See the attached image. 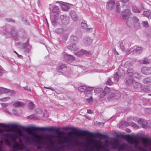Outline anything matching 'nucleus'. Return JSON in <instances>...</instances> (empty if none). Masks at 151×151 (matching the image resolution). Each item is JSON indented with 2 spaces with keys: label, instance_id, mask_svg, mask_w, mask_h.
Returning <instances> with one entry per match:
<instances>
[{
  "label": "nucleus",
  "instance_id": "21",
  "mask_svg": "<svg viewBox=\"0 0 151 151\" xmlns=\"http://www.w3.org/2000/svg\"><path fill=\"white\" fill-rule=\"evenodd\" d=\"M70 14L73 20L76 21L77 20V16L74 10L70 11Z\"/></svg>",
  "mask_w": 151,
  "mask_h": 151
},
{
  "label": "nucleus",
  "instance_id": "53",
  "mask_svg": "<svg viewBox=\"0 0 151 151\" xmlns=\"http://www.w3.org/2000/svg\"><path fill=\"white\" fill-rule=\"evenodd\" d=\"M121 124H123L126 126H128L129 125V124L126 121H123L121 122Z\"/></svg>",
  "mask_w": 151,
  "mask_h": 151
},
{
  "label": "nucleus",
  "instance_id": "13",
  "mask_svg": "<svg viewBox=\"0 0 151 151\" xmlns=\"http://www.w3.org/2000/svg\"><path fill=\"white\" fill-rule=\"evenodd\" d=\"M58 3L61 4L62 8L63 11H67L69 9L70 6L68 3L61 1H58Z\"/></svg>",
  "mask_w": 151,
  "mask_h": 151
},
{
  "label": "nucleus",
  "instance_id": "17",
  "mask_svg": "<svg viewBox=\"0 0 151 151\" xmlns=\"http://www.w3.org/2000/svg\"><path fill=\"white\" fill-rule=\"evenodd\" d=\"M137 120L138 123L141 124L143 128H146L147 127V122L145 120L141 119H138V120L137 119Z\"/></svg>",
  "mask_w": 151,
  "mask_h": 151
},
{
  "label": "nucleus",
  "instance_id": "42",
  "mask_svg": "<svg viewBox=\"0 0 151 151\" xmlns=\"http://www.w3.org/2000/svg\"><path fill=\"white\" fill-rule=\"evenodd\" d=\"M81 26L83 29H85L87 28V27L86 23L84 22H82L81 23Z\"/></svg>",
  "mask_w": 151,
  "mask_h": 151
},
{
  "label": "nucleus",
  "instance_id": "23",
  "mask_svg": "<svg viewBox=\"0 0 151 151\" xmlns=\"http://www.w3.org/2000/svg\"><path fill=\"white\" fill-rule=\"evenodd\" d=\"M10 33L15 39H16V38L18 35V32L15 30V28L13 27L11 28Z\"/></svg>",
  "mask_w": 151,
  "mask_h": 151
},
{
  "label": "nucleus",
  "instance_id": "8",
  "mask_svg": "<svg viewBox=\"0 0 151 151\" xmlns=\"http://www.w3.org/2000/svg\"><path fill=\"white\" fill-rule=\"evenodd\" d=\"M64 60L68 63L72 62L75 59V58L70 55L65 54L64 56Z\"/></svg>",
  "mask_w": 151,
  "mask_h": 151
},
{
  "label": "nucleus",
  "instance_id": "33",
  "mask_svg": "<svg viewBox=\"0 0 151 151\" xmlns=\"http://www.w3.org/2000/svg\"><path fill=\"white\" fill-rule=\"evenodd\" d=\"M87 87L85 86H81L78 88V90L81 92H84L86 90Z\"/></svg>",
  "mask_w": 151,
  "mask_h": 151
},
{
  "label": "nucleus",
  "instance_id": "41",
  "mask_svg": "<svg viewBox=\"0 0 151 151\" xmlns=\"http://www.w3.org/2000/svg\"><path fill=\"white\" fill-rule=\"evenodd\" d=\"M120 77L117 74L115 73L114 76V78L115 80L118 81L119 80V78Z\"/></svg>",
  "mask_w": 151,
  "mask_h": 151
},
{
  "label": "nucleus",
  "instance_id": "63",
  "mask_svg": "<svg viewBox=\"0 0 151 151\" xmlns=\"http://www.w3.org/2000/svg\"><path fill=\"white\" fill-rule=\"evenodd\" d=\"M87 113L88 114H91L92 113L91 110L90 109H88L87 110Z\"/></svg>",
  "mask_w": 151,
  "mask_h": 151
},
{
  "label": "nucleus",
  "instance_id": "5",
  "mask_svg": "<svg viewBox=\"0 0 151 151\" xmlns=\"http://www.w3.org/2000/svg\"><path fill=\"white\" fill-rule=\"evenodd\" d=\"M121 15L123 19L127 20L126 22L127 24L128 19L131 15V11L129 9H125L122 11Z\"/></svg>",
  "mask_w": 151,
  "mask_h": 151
},
{
  "label": "nucleus",
  "instance_id": "36",
  "mask_svg": "<svg viewBox=\"0 0 151 151\" xmlns=\"http://www.w3.org/2000/svg\"><path fill=\"white\" fill-rule=\"evenodd\" d=\"M132 11L133 12L136 13H139L140 12V10L136 6H133L132 7Z\"/></svg>",
  "mask_w": 151,
  "mask_h": 151
},
{
  "label": "nucleus",
  "instance_id": "40",
  "mask_svg": "<svg viewBox=\"0 0 151 151\" xmlns=\"http://www.w3.org/2000/svg\"><path fill=\"white\" fill-rule=\"evenodd\" d=\"M99 94V96L100 97L102 98H103L105 95L106 94L104 91L103 89L101 91Z\"/></svg>",
  "mask_w": 151,
  "mask_h": 151
},
{
  "label": "nucleus",
  "instance_id": "49",
  "mask_svg": "<svg viewBox=\"0 0 151 151\" xmlns=\"http://www.w3.org/2000/svg\"><path fill=\"white\" fill-rule=\"evenodd\" d=\"M150 13L149 12L147 11H144L143 14L147 17H148L150 15Z\"/></svg>",
  "mask_w": 151,
  "mask_h": 151
},
{
  "label": "nucleus",
  "instance_id": "12",
  "mask_svg": "<svg viewBox=\"0 0 151 151\" xmlns=\"http://www.w3.org/2000/svg\"><path fill=\"white\" fill-rule=\"evenodd\" d=\"M22 47L25 52L27 53L29 52L31 48V47L29 45L28 40L23 44Z\"/></svg>",
  "mask_w": 151,
  "mask_h": 151
},
{
  "label": "nucleus",
  "instance_id": "6",
  "mask_svg": "<svg viewBox=\"0 0 151 151\" xmlns=\"http://www.w3.org/2000/svg\"><path fill=\"white\" fill-rule=\"evenodd\" d=\"M107 8L109 10H113L115 6V2L114 0H108L106 2V5Z\"/></svg>",
  "mask_w": 151,
  "mask_h": 151
},
{
  "label": "nucleus",
  "instance_id": "27",
  "mask_svg": "<svg viewBox=\"0 0 151 151\" xmlns=\"http://www.w3.org/2000/svg\"><path fill=\"white\" fill-rule=\"evenodd\" d=\"M120 1L122 3L123 7H126L128 4L129 0H120Z\"/></svg>",
  "mask_w": 151,
  "mask_h": 151
},
{
  "label": "nucleus",
  "instance_id": "46",
  "mask_svg": "<svg viewBox=\"0 0 151 151\" xmlns=\"http://www.w3.org/2000/svg\"><path fill=\"white\" fill-rule=\"evenodd\" d=\"M120 47L123 51H124L125 49L124 47V46L122 42H121L120 43L119 45Z\"/></svg>",
  "mask_w": 151,
  "mask_h": 151
},
{
  "label": "nucleus",
  "instance_id": "24",
  "mask_svg": "<svg viewBox=\"0 0 151 151\" xmlns=\"http://www.w3.org/2000/svg\"><path fill=\"white\" fill-rule=\"evenodd\" d=\"M67 48L69 50L73 51L76 50L77 49V47L76 44L74 43H72L70 45L68 46Z\"/></svg>",
  "mask_w": 151,
  "mask_h": 151
},
{
  "label": "nucleus",
  "instance_id": "51",
  "mask_svg": "<svg viewBox=\"0 0 151 151\" xmlns=\"http://www.w3.org/2000/svg\"><path fill=\"white\" fill-rule=\"evenodd\" d=\"M94 89L93 87H87L86 90H87L88 91H89L90 92H91Z\"/></svg>",
  "mask_w": 151,
  "mask_h": 151
},
{
  "label": "nucleus",
  "instance_id": "39",
  "mask_svg": "<svg viewBox=\"0 0 151 151\" xmlns=\"http://www.w3.org/2000/svg\"><path fill=\"white\" fill-rule=\"evenodd\" d=\"M102 89V88H98L95 89L94 91L96 93L99 94L101 91Z\"/></svg>",
  "mask_w": 151,
  "mask_h": 151
},
{
  "label": "nucleus",
  "instance_id": "26",
  "mask_svg": "<svg viewBox=\"0 0 151 151\" xmlns=\"http://www.w3.org/2000/svg\"><path fill=\"white\" fill-rule=\"evenodd\" d=\"M55 32L58 34L62 35L64 32V29L62 28H57L55 29Z\"/></svg>",
  "mask_w": 151,
  "mask_h": 151
},
{
  "label": "nucleus",
  "instance_id": "48",
  "mask_svg": "<svg viewBox=\"0 0 151 151\" xmlns=\"http://www.w3.org/2000/svg\"><path fill=\"white\" fill-rule=\"evenodd\" d=\"M93 98L91 96L90 98L86 99V101L89 103H91L93 101Z\"/></svg>",
  "mask_w": 151,
  "mask_h": 151
},
{
  "label": "nucleus",
  "instance_id": "64",
  "mask_svg": "<svg viewBox=\"0 0 151 151\" xmlns=\"http://www.w3.org/2000/svg\"><path fill=\"white\" fill-rule=\"evenodd\" d=\"M132 126L134 127H135L137 126V125L134 123H133L132 124Z\"/></svg>",
  "mask_w": 151,
  "mask_h": 151
},
{
  "label": "nucleus",
  "instance_id": "54",
  "mask_svg": "<svg viewBox=\"0 0 151 151\" xmlns=\"http://www.w3.org/2000/svg\"><path fill=\"white\" fill-rule=\"evenodd\" d=\"M6 20L7 21L9 22H15L14 20L11 18H6Z\"/></svg>",
  "mask_w": 151,
  "mask_h": 151
},
{
  "label": "nucleus",
  "instance_id": "62",
  "mask_svg": "<svg viewBox=\"0 0 151 151\" xmlns=\"http://www.w3.org/2000/svg\"><path fill=\"white\" fill-rule=\"evenodd\" d=\"M24 90H27V91H30V89L29 88H28V87L27 86L24 87Z\"/></svg>",
  "mask_w": 151,
  "mask_h": 151
},
{
  "label": "nucleus",
  "instance_id": "2",
  "mask_svg": "<svg viewBox=\"0 0 151 151\" xmlns=\"http://www.w3.org/2000/svg\"><path fill=\"white\" fill-rule=\"evenodd\" d=\"M59 141L58 144L61 145L63 147L70 148L75 147L80 150L79 151H109L108 149L110 145L113 148L118 149V151H129L127 144L123 143L120 144L116 140L109 141L106 140L104 143L101 141L88 143L75 140L73 142L72 139L69 138L64 140L60 139Z\"/></svg>",
  "mask_w": 151,
  "mask_h": 151
},
{
  "label": "nucleus",
  "instance_id": "11",
  "mask_svg": "<svg viewBox=\"0 0 151 151\" xmlns=\"http://www.w3.org/2000/svg\"><path fill=\"white\" fill-rule=\"evenodd\" d=\"M142 73L145 75H148L151 74V67H143L141 69Z\"/></svg>",
  "mask_w": 151,
  "mask_h": 151
},
{
  "label": "nucleus",
  "instance_id": "52",
  "mask_svg": "<svg viewBox=\"0 0 151 151\" xmlns=\"http://www.w3.org/2000/svg\"><path fill=\"white\" fill-rule=\"evenodd\" d=\"M9 99V97H7L0 99V100L2 101H6Z\"/></svg>",
  "mask_w": 151,
  "mask_h": 151
},
{
  "label": "nucleus",
  "instance_id": "20",
  "mask_svg": "<svg viewBox=\"0 0 151 151\" xmlns=\"http://www.w3.org/2000/svg\"><path fill=\"white\" fill-rule=\"evenodd\" d=\"M67 67L65 64L60 65L58 68V71L61 73H64L66 70Z\"/></svg>",
  "mask_w": 151,
  "mask_h": 151
},
{
  "label": "nucleus",
  "instance_id": "57",
  "mask_svg": "<svg viewBox=\"0 0 151 151\" xmlns=\"http://www.w3.org/2000/svg\"><path fill=\"white\" fill-rule=\"evenodd\" d=\"M68 37V35L67 34H65L63 35V39L65 40H66L67 39Z\"/></svg>",
  "mask_w": 151,
  "mask_h": 151
},
{
  "label": "nucleus",
  "instance_id": "29",
  "mask_svg": "<svg viewBox=\"0 0 151 151\" xmlns=\"http://www.w3.org/2000/svg\"><path fill=\"white\" fill-rule=\"evenodd\" d=\"M133 63L132 62L127 61L125 63L124 65V66L127 68H128L132 66Z\"/></svg>",
  "mask_w": 151,
  "mask_h": 151
},
{
  "label": "nucleus",
  "instance_id": "15",
  "mask_svg": "<svg viewBox=\"0 0 151 151\" xmlns=\"http://www.w3.org/2000/svg\"><path fill=\"white\" fill-rule=\"evenodd\" d=\"M90 53V52L89 51H87L83 49L75 53V55L78 56L82 55L84 54L88 55Z\"/></svg>",
  "mask_w": 151,
  "mask_h": 151
},
{
  "label": "nucleus",
  "instance_id": "38",
  "mask_svg": "<svg viewBox=\"0 0 151 151\" xmlns=\"http://www.w3.org/2000/svg\"><path fill=\"white\" fill-rule=\"evenodd\" d=\"M142 24L143 27L145 28H147L149 27L148 23L147 21H143Z\"/></svg>",
  "mask_w": 151,
  "mask_h": 151
},
{
  "label": "nucleus",
  "instance_id": "56",
  "mask_svg": "<svg viewBox=\"0 0 151 151\" xmlns=\"http://www.w3.org/2000/svg\"><path fill=\"white\" fill-rule=\"evenodd\" d=\"M133 49L132 47H131L129 50H127L126 51V54L127 55H129L130 53V51Z\"/></svg>",
  "mask_w": 151,
  "mask_h": 151
},
{
  "label": "nucleus",
  "instance_id": "60",
  "mask_svg": "<svg viewBox=\"0 0 151 151\" xmlns=\"http://www.w3.org/2000/svg\"><path fill=\"white\" fill-rule=\"evenodd\" d=\"M44 88H45L46 89H49L51 90L52 91H53L54 90V89L53 88H52L51 87H44Z\"/></svg>",
  "mask_w": 151,
  "mask_h": 151
},
{
  "label": "nucleus",
  "instance_id": "10",
  "mask_svg": "<svg viewBox=\"0 0 151 151\" xmlns=\"http://www.w3.org/2000/svg\"><path fill=\"white\" fill-rule=\"evenodd\" d=\"M120 97V93L118 92L113 93L110 92L109 93L108 96V98L110 99L112 97H114L116 99H118Z\"/></svg>",
  "mask_w": 151,
  "mask_h": 151
},
{
  "label": "nucleus",
  "instance_id": "37",
  "mask_svg": "<svg viewBox=\"0 0 151 151\" xmlns=\"http://www.w3.org/2000/svg\"><path fill=\"white\" fill-rule=\"evenodd\" d=\"M29 108L32 109L35 107V104L32 102H30L29 103Z\"/></svg>",
  "mask_w": 151,
  "mask_h": 151
},
{
  "label": "nucleus",
  "instance_id": "18",
  "mask_svg": "<svg viewBox=\"0 0 151 151\" xmlns=\"http://www.w3.org/2000/svg\"><path fill=\"white\" fill-rule=\"evenodd\" d=\"M93 41L92 39L89 37H86L84 38L83 40V43L85 45H90Z\"/></svg>",
  "mask_w": 151,
  "mask_h": 151
},
{
  "label": "nucleus",
  "instance_id": "45",
  "mask_svg": "<svg viewBox=\"0 0 151 151\" xmlns=\"http://www.w3.org/2000/svg\"><path fill=\"white\" fill-rule=\"evenodd\" d=\"M104 91V92L106 94L108 93H109V89L108 87H106L105 88L104 90H103Z\"/></svg>",
  "mask_w": 151,
  "mask_h": 151
},
{
  "label": "nucleus",
  "instance_id": "7",
  "mask_svg": "<svg viewBox=\"0 0 151 151\" xmlns=\"http://www.w3.org/2000/svg\"><path fill=\"white\" fill-rule=\"evenodd\" d=\"M55 13L53 15V18L51 19V20L52 24L53 26L56 27L58 25H60L57 22V20L58 18L59 12Z\"/></svg>",
  "mask_w": 151,
  "mask_h": 151
},
{
  "label": "nucleus",
  "instance_id": "34",
  "mask_svg": "<svg viewBox=\"0 0 151 151\" xmlns=\"http://www.w3.org/2000/svg\"><path fill=\"white\" fill-rule=\"evenodd\" d=\"M70 42H74L77 41V38L76 36L74 35H72L70 37Z\"/></svg>",
  "mask_w": 151,
  "mask_h": 151
},
{
  "label": "nucleus",
  "instance_id": "59",
  "mask_svg": "<svg viewBox=\"0 0 151 151\" xmlns=\"http://www.w3.org/2000/svg\"><path fill=\"white\" fill-rule=\"evenodd\" d=\"M4 73L3 69L1 67L0 68V76H1Z\"/></svg>",
  "mask_w": 151,
  "mask_h": 151
},
{
  "label": "nucleus",
  "instance_id": "50",
  "mask_svg": "<svg viewBox=\"0 0 151 151\" xmlns=\"http://www.w3.org/2000/svg\"><path fill=\"white\" fill-rule=\"evenodd\" d=\"M9 105V104L8 103H2L1 104V106L3 108H5L7 106Z\"/></svg>",
  "mask_w": 151,
  "mask_h": 151
},
{
  "label": "nucleus",
  "instance_id": "58",
  "mask_svg": "<svg viewBox=\"0 0 151 151\" xmlns=\"http://www.w3.org/2000/svg\"><path fill=\"white\" fill-rule=\"evenodd\" d=\"M85 29H86V31L88 32H91L92 31V28H88L87 27Z\"/></svg>",
  "mask_w": 151,
  "mask_h": 151
},
{
  "label": "nucleus",
  "instance_id": "32",
  "mask_svg": "<svg viewBox=\"0 0 151 151\" xmlns=\"http://www.w3.org/2000/svg\"><path fill=\"white\" fill-rule=\"evenodd\" d=\"M134 87L135 88H138L141 87V84L138 82H134L133 84Z\"/></svg>",
  "mask_w": 151,
  "mask_h": 151
},
{
  "label": "nucleus",
  "instance_id": "55",
  "mask_svg": "<svg viewBox=\"0 0 151 151\" xmlns=\"http://www.w3.org/2000/svg\"><path fill=\"white\" fill-rule=\"evenodd\" d=\"M133 76L136 78H138L139 77V76L137 73H134L133 74Z\"/></svg>",
  "mask_w": 151,
  "mask_h": 151
},
{
  "label": "nucleus",
  "instance_id": "44",
  "mask_svg": "<svg viewBox=\"0 0 151 151\" xmlns=\"http://www.w3.org/2000/svg\"><path fill=\"white\" fill-rule=\"evenodd\" d=\"M119 6L120 5L119 3L116 4V11H117V12L119 13V12L120 11V9L119 7Z\"/></svg>",
  "mask_w": 151,
  "mask_h": 151
},
{
  "label": "nucleus",
  "instance_id": "19",
  "mask_svg": "<svg viewBox=\"0 0 151 151\" xmlns=\"http://www.w3.org/2000/svg\"><path fill=\"white\" fill-rule=\"evenodd\" d=\"M25 105L24 103L20 101H17L14 102L13 104V105L15 107H23Z\"/></svg>",
  "mask_w": 151,
  "mask_h": 151
},
{
  "label": "nucleus",
  "instance_id": "43",
  "mask_svg": "<svg viewBox=\"0 0 151 151\" xmlns=\"http://www.w3.org/2000/svg\"><path fill=\"white\" fill-rule=\"evenodd\" d=\"M106 83L108 85H111L113 83V82L111 81L110 78H109L106 82Z\"/></svg>",
  "mask_w": 151,
  "mask_h": 151
},
{
  "label": "nucleus",
  "instance_id": "14",
  "mask_svg": "<svg viewBox=\"0 0 151 151\" xmlns=\"http://www.w3.org/2000/svg\"><path fill=\"white\" fill-rule=\"evenodd\" d=\"M143 49L140 47L137 46L135 49L133 50L132 52L134 54H140L142 52Z\"/></svg>",
  "mask_w": 151,
  "mask_h": 151
},
{
  "label": "nucleus",
  "instance_id": "31",
  "mask_svg": "<svg viewBox=\"0 0 151 151\" xmlns=\"http://www.w3.org/2000/svg\"><path fill=\"white\" fill-rule=\"evenodd\" d=\"M143 82L145 84L151 85V79L148 78L144 79Z\"/></svg>",
  "mask_w": 151,
  "mask_h": 151
},
{
  "label": "nucleus",
  "instance_id": "16",
  "mask_svg": "<svg viewBox=\"0 0 151 151\" xmlns=\"http://www.w3.org/2000/svg\"><path fill=\"white\" fill-rule=\"evenodd\" d=\"M132 21L134 23V25L136 27L138 28L140 27L139 19L137 17L134 16L132 18Z\"/></svg>",
  "mask_w": 151,
  "mask_h": 151
},
{
  "label": "nucleus",
  "instance_id": "1",
  "mask_svg": "<svg viewBox=\"0 0 151 151\" xmlns=\"http://www.w3.org/2000/svg\"><path fill=\"white\" fill-rule=\"evenodd\" d=\"M7 131V130L6 129H0V135L4 137L9 138V139H4V141L6 145L12 147L14 151L23 150L24 148V144L21 137L24 139L26 144L33 143L36 145L40 141H43V143L47 144L52 150L56 147V140L54 139V137L53 135H50L47 137H45L43 140L42 139L31 133H28L26 135H23V137H19L18 133L16 131L4 132Z\"/></svg>",
  "mask_w": 151,
  "mask_h": 151
},
{
  "label": "nucleus",
  "instance_id": "25",
  "mask_svg": "<svg viewBox=\"0 0 151 151\" xmlns=\"http://www.w3.org/2000/svg\"><path fill=\"white\" fill-rule=\"evenodd\" d=\"M120 77L123 76L124 74V70L121 68H119L117 72L116 73Z\"/></svg>",
  "mask_w": 151,
  "mask_h": 151
},
{
  "label": "nucleus",
  "instance_id": "3",
  "mask_svg": "<svg viewBox=\"0 0 151 151\" xmlns=\"http://www.w3.org/2000/svg\"><path fill=\"white\" fill-rule=\"evenodd\" d=\"M9 126H11L14 127H18L22 129L25 130H27L29 129H30L32 130H40L42 131H43L47 130L50 131H54L55 132L58 133H64V132L63 131H59V130H60V128L55 129L52 127H35L32 126H30L29 127H27L21 125H17L15 124H6L0 123V127H7ZM58 136H59V134H58Z\"/></svg>",
  "mask_w": 151,
  "mask_h": 151
},
{
  "label": "nucleus",
  "instance_id": "22",
  "mask_svg": "<svg viewBox=\"0 0 151 151\" xmlns=\"http://www.w3.org/2000/svg\"><path fill=\"white\" fill-rule=\"evenodd\" d=\"M134 80L131 76L127 77L126 79L125 83L127 85H129L133 82Z\"/></svg>",
  "mask_w": 151,
  "mask_h": 151
},
{
  "label": "nucleus",
  "instance_id": "30",
  "mask_svg": "<svg viewBox=\"0 0 151 151\" xmlns=\"http://www.w3.org/2000/svg\"><path fill=\"white\" fill-rule=\"evenodd\" d=\"M52 12L54 13L59 12V8L58 6L55 5L53 6L52 10Z\"/></svg>",
  "mask_w": 151,
  "mask_h": 151
},
{
  "label": "nucleus",
  "instance_id": "47",
  "mask_svg": "<svg viewBox=\"0 0 151 151\" xmlns=\"http://www.w3.org/2000/svg\"><path fill=\"white\" fill-rule=\"evenodd\" d=\"M148 62V60L146 58H145L144 59V60L143 61V62H140V63L142 64H145L147 63Z\"/></svg>",
  "mask_w": 151,
  "mask_h": 151
},
{
  "label": "nucleus",
  "instance_id": "9",
  "mask_svg": "<svg viewBox=\"0 0 151 151\" xmlns=\"http://www.w3.org/2000/svg\"><path fill=\"white\" fill-rule=\"evenodd\" d=\"M61 22L64 25H67L69 23V17L65 15H61L60 17Z\"/></svg>",
  "mask_w": 151,
  "mask_h": 151
},
{
  "label": "nucleus",
  "instance_id": "28",
  "mask_svg": "<svg viewBox=\"0 0 151 151\" xmlns=\"http://www.w3.org/2000/svg\"><path fill=\"white\" fill-rule=\"evenodd\" d=\"M9 91V89L0 87V95L2 93H8Z\"/></svg>",
  "mask_w": 151,
  "mask_h": 151
},
{
  "label": "nucleus",
  "instance_id": "61",
  "mask_svg": "<svg viewBox=\"0 0 151 151\" xmlns=\"http://www.w3.org/2000/svg\"><path fill=\"white\" fill-rule=\"evenodd\" d=\"M86 96H87L86 95L87 94H89L90 95H91V92L90 91H88L87 90H86Z\"/></svg>",
  "mask_w": 151,
  "mask_h": 151
},
{
  "label": "nucleus",
  "instance_id": "4",
  "mask_svg": "<svg viewBox=\"0 0 151 151\" xmlns=\"http://www.w3.org/2000/svg\"><path fill=\"white\" fill-rule=\"evenodd\" d=\"M63 129H69L75 131L77 133H83L88 136H100L101 137H106V135L100 134L99 132H92L87 130H82L77 129L74 127H64L63 128Z\"/></svg>",
  "mask_w": 151,
  "mask_h": 151
},
{
  "label": "nucleus",
  "instance_id": "35",
  "mask_svg": "<svg viewBox=\"0 0 151 151\" xmlns=\"http://www.w3.org/2000/svg\"><path fill=\"white\" fill-rule=\"evenodd\" d=\"M133 70L131 68H129L127 70V73L130 76L133 74Z\"/></svg>",
  "mask_w": 151,
  "mask_h": 151
}]
</instances>
